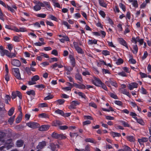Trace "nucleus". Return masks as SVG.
<instances>
[{
    "label": "nucleus",
    "mask_w": 151,
    "mask_h": 151,
    "mask_svg": "<svg viewBox=\"0 0 151 151\" xmlns=\"http://www.w3.org/2000/svg\"><path fill=\"white\" fill-rule=\"evenodd\" d=\"M0 54L3 56L5 55L9 58H12L16 57L17 54L14 53H10L8 50L4 49L2 46H0Z\"/></svg>",
    "instance_id": "f257e3e1"
},
{
    "label": "nucleus",
    "mask_w": 151,
    "mask_h": 151,
    "mask_svg": "<svg viewBox=\"0 0 151 151\" xmlns=\"http://www.w3.org/2000/svg\"><path fill=\"white\" fill-rule=\"evenodd\" d=\"M95 86L101 87L105 90L107 91V88L104 83L99 78L95 77Z\"/></svg>",
    "instance_id": "f03ea898"
},
{
    "label": "nucleus",
    "mask_w": 151,
    "mask_h": 151,
    "mask_svg": "<svg viewBox=\"0 0 151 151\" xmlns=\"http://www.w3.org/2000/svg\"><path fill=\"white\" fill-rule=\"evenodd\" d=\"M14 145L11 139L8 140L6 142V144L4 146H3L0 148V150L3 151L5 150L4 149L6 148L7 150L9 149Z\"/></svg>",
    "instance_id": "7ed1b4c3"
},
{
    "label": "nucleus",
    "mask_w": 151,
    "mask_h": 151,
    "mask_svg": "<svg viewBox=\"0 0 151 151\" xmlns=\"http://www.w3.org/2000/svg\"><path fill=\"white\" fill-rule=\"evenodd\" d=\"M12 70L16 77L19 80H21V78L19 68H13Z\"/></svg>",
    "instance_id": "20e7f679"
},
{
    "label": "nucleus",
    "mask_w": 151,
    "mask_h": 151,
    "mask_svg": "<svg viewBox=\"0 0 151 151\" xmlns=\"http://www.w3.org/2000/svg\"><path fill=\"white\" fill-rule=\"evenodd\" d=\"M40 79V77L38 75H36L33 76L28 83L29 85H32L36 84V81Z\"/></svg>",
    "instance_id": "39448f33"
},
{
    "label": "nucleus",
    "mask_w": 151,
    "mask_h": 151,
    "mask_svg": "<svg viewBox=\"0 0 151 151\" xmlns=\"http://www.w3.org/2000/svg\"><path fill=\"white\" fill-rule=\"evenodd\" d=\"M73 45L76 51L78 53L83 54V51L82 49L78 46V44L77 42H73Z\"/></svg>",
    "instance_id": "423d86ee"
},
{
    "label": "nucleus",
    "mask_w": 151,
    "mask_h": 151,
    "mask_svg": "<svg viewBox=\"0 0 151 151\" xmlns=\"http://www.w3.org/2000/svg\"><path fill=\"white\" fill-rule=\"evenodd\" d=\"M11 63L13 65L17 67H19L21 65L20 61L17 59H11Z\"/></svg>",
    "instance_id": "0eeeda50"
},
{
    "label": "nucleus",
    "mask_w": 151,
    "mask_h": 151,
    "mask_svg": "<svg viewBox=\"0 0 151 151\" xmlns=\"http://www.w3.org/2000/svg\"><path fill=\"white\" fill-rule=\"evenodd\" d=\"M118 41L120 44L124 46L127 49H129L127 42L123 38H119Z\"/></svg>",
    "instance_id": "6e6552de"
},
{
    "label": "nucleus",
    "mask_w": 151,
    "mask_h": 151,
    "mask_svg": "<svg viewBox=\"0 0 151 151\" xmlns=\"http://www.w3.org/2000/svg\"><path fill=\"white\" fill-rule=\"evenodd\" d=\"M137 141L140 145H143L144 143L148 141V138L145 137H142L141 138H138Z\"/></svg>",
    "instance_id": "1a4fd4ad"
},
{
    "label": "nucleus",
    "mask_w": 151,
    "mask_h": 151,
    "mask_svg": "<svg viewBox=\"0 0 151 151\" xmlns=\"http://www.w3.org/2000/svg\"><path fill=\"white\" fill-rule=\"evenodd\" d=\"M138 84L136 82H133L128 84V87L129 89L130 90H133L134 88H137L138 87Z\"/></svg>",
    "instance_id": "9d476101"
},
{
    "label": "nucleus",
    "mask_w": 151,
    "mask_h": 151,
    "mask_svg": "<svg viewBox=\"0 0 151 151\" xmlns=\"http://www.w3.org/2000/svg\"><path fill=\"white\" fill-rule=\"evenodd\" d=\"M5 80L7 82L9 80V76L8 74L9 73V69L7 65L6 64L5 65Z\"/></svg>",
    "instance_id": "9b49d317"
},
{
    "label": "nucleus",
    "mask_w": 151,
    "mask_h": 151,
    "mask_svg": "<svg viewBox=\"0 0 151 151\" xmlns=\"http://www.w3.org/2000/svg\"><path fill=\"white\" fill-rule=\"evenodd\" d=\"M27 125L29 127L35 128L38 127V124L37 123L33 122H30L27 123Z\"/></svg>",
    "instance_id": "f8f14e48"
},
{
    "label": "nucleus",
    "mask_w": 151,
    "mask_h": 151,
    "mask_svg": "<svg viewBox=\"0 0 151 151\" xmlns=\"http://www.w3.org/2000/svg\"><path fill=\"white\" fill-rule=\"evenodd\" d=\"M79 104V102L77 101H73L71 102L69 108L70 109H74L76 106Z\"/></svg>",
    "instance_id": "ddd939ff"
},
{
    "label": "nucleus",
    "mask_w": 151,
    "mask_h": 151,
    "mask_svg": "<svg viewBox=\"0 0 151 151\" xmlns=\"http://www.w3.org/2000/svg\"><path fill=\"white\" fill-rule=\"evenodd\" d=\"M69 58L70 59V62L73 67L74 66L75 64V60L72 54H70Z\"/></svg>",
    "instance_id": "4468645a"
},
{
    "label": "nucleus",
    "mask_w": 151,
    "mask_h": 151,
    "mask_svg": "<svg viewBox=\"0 0 151 151\" xmlns=\"http://www.w3.org/2000/svg\"><path fill=\"white\" fill-rule=\"evenodd\" d=\"M120 90L121 93L126 95L127 96L130 98L131 95L128 91H127L126 89L125 88H121Z\"/></svg>",
    "instance_id": "2eb2a0df"
},
{
    "label": "nucleus",
    "mask_w": 151,
    "mask_h": 151,
    "mask_svg": "<svg viewBox=\"0 0 151 151\" xmlns=\"http://www.w3.org/2000/svg\"><path fill=\"white\" fill-rule=\"evenodd\" d=\"M49 126L48 125H42L39 128V130L40 131H45L48 129Z\"/></svg>",
    "instance_id": "dca6fc26"
},
{
    "label": "nucleus",
    "mask_w": 151,
    "mask_h": 151,
    "mask_svg": "<svg viewBox=\"0 0 151 151\" xmlns=\"http://www.w3.org/2000/svg\"><path fill=\"white\" fill-rule=\"evenodd\" d=\"M46 145V142L44 141L40 142L37 146V148L38 150H40L45 146Z\"/></svg>",
    "instance_id": "f3484780"
},
{
    "label": "nucleus",
    "mask_w": 151,
    "mask_h": 151,
    "mask_svg": "<svg viewBox=\"0 0 151 151\" xmlns=\"http://www.w3.org/2000/svg\"><path fill=\"white\" fill-rule=\"evenodd\" d=\"M73 86H73L78 88L84 89L86 88L85 86L83 84L79 85L76 83H73Z\"/></svg>",
    "instance_id": "a211bd4d"
},
{
    "label": "nucleus",
    "mask_w": 151,
    "mask_h": 151,
    "mask_svg": "<svg viewBox=\"0 0 151 151\" xmlns=\"http://www.w3.org/2000/svg\"><path fill=\"white\" fill-rule=\"evenodd\" d=\"M98 2L101 6L104 8L106 7L107 4L104 2V0H98Z\"/></svg>",
    "instance_id": "6ab92c4d"
},
{
    "label": "nucleus",
    "mask_w": 151,
    "mask_h": 151,
    "mask_svg": "<svg viewBox=\"0 0 151 151\" xmlns=\"http://www.w3.org/2000/svg\"><path fill=\"white\" fill-rule=\"evenodd\" d=\"M127 140L131 142H133L135 141V138L132 135L128 136L127 137Z\"/></svg>",
    "instance_id": "aec40b11"
},
{
    "label": "nucleus",
    "mask_w": 151,
    "mask_h": 151,
    "mask_svg": "<svg viewBox=\"0 0 151 151\" xmlns=\"http://www.w3.org/2000/svg\"><path fill=\"white\" fill-rule=\"evenodd\" d=\"M41 9V6L40 4H38L37 3V4L35 5L33 7V9L36 11H37L40 10Z\"/></svg>",
    "instance_id": "412c9836"
},
{
    "label": "nucleus",
    "mask_w": 151,
    "mask_h": 151,
    "mask_svg": "<svg viewBox=\"0 0 151 151\" xmlns=\"http://www.w3.org/2000/svg\"><path fill=\"white\" fill-rule=\"evenodd\" d=\"M134 50H132V48H131V50H132L133 53L134 54H136L138 52V47L137 45L136 44L133 45V47Z\"/></svg>",
    "instance_id": "4be33fe9"
},
{
    "label": "nucleus",
    "mask_w": 151,
    "mask_h": 151,
    "mask_svg": "<svg viewBox=\"0 0 151 151\" xmlns=\"http://www.w3.org/2000/svg\"><path fill=\"white\" fill-rule=\"evenodd\" d=\"M120 122L122 124V125L124 127H131V126L129 125L127 122H126L124 121L120 120Z\"/></svg>",
    "instance_id": "5701e85b"
},
{
    "label": "nucleus",
    "mask_w": 151,
    "mask_h": 151,
    "mask_svg": "<svg viewBox=\"0 0 151 151\" xmlns=\"http://www.w3.org/2000/svg\"><path fill=\"white\" fill-rule=\"evenodd\" d=\"M51 149L53 151H55L56 150V148H58L59 146L58 145H55L54 144H51L50 145Z\"/></svg>",
    "instance_id": "b1692460"
},
{
    "label": "nucleus",
    "mask_w": 151,
    "mask_h": 151,
    "mask_svg": "<svg viewBox=\"0 0 151 151\" xmlns=\"http://www.w3.org/2000/svg\"><path fill=\"white\" fill-rule=\"evenodd\" d=\"M49 2L47 1H44L43 3L40 2V1L37 2V3L38 4H40V5L41 7H44L46 6L47 5H48V4H49Z\"/></svg>",
    "instance_id": "393cba45"
},
{
    "label": "nucleus",
    "mask_w": 151,
    "mask_h": 151,
    "mask_svg": "<svg viewBox=\"0 0 151 151\" xmlns=\"http://www.w3.org/2000/svg\"><path fill=\"white\" fill-rule=\"evenodd\" d=\"M110 82L112 86H114L116 88L117 87L118 84L115 81L112 80L111 79H110Z\"/></svg>",
    "instance_id": "a878e982"
},
{
    "label": "nucleus",
    "mask_w": 151,
    "mask_h": 151,
    "mask_svg": "<svg viewBox=\"0 0 151 151\" xmlns=\"http://www.w3.org/2000/svg\"><path fill=\"white\" fill-rule=\"evenodd\" d=\"M23 144V141L21 140L17 141L16 142V145L17 147H21L22 146Z\"/></svg>",
    "instance_id": "bb28decb"
},
{
    "label": "nucleus",
    "mask_w": 151,
    "mask_h": 151,
    "mask_svg": "<svg viewBox=\"0 0 151 151\" xmlns=\"http://www.w3.org/2000/svg\"><path fill=\"white\" fill-rule=\"evenodd\" d=\"M55 113L59 114L63 116H64V114L63 112L60 109H58L57 110H55Z\"/></svg>",
    "instance_id": "cd10ccee"
},
{
    "label": "nucleus",
    "mask_w": 151,
    "mask_h": 151,
    "mask_svg": "<svg viewBox=\"0 0 151 151\" xmlns=\"http://www.w3.org/2000/svg\"><path fill=\"white\" fill-rule=\"evenodd\" d=\"M75 93L76 94H78L79 96H81L82 98L86 99V96L85 94L81 92H78L77 91H75Z\"/></svg>",
    "instance_id": "c85d7f7f"
},
{
    "label": "nucleus",
    "mask_w": 151,
    "mask_h": 151,
    "mask_svg": "<svg viewBox=\"0 0 151 151\" xmlns=\"http://www.w3.org/2000/svg\"><path fill=\"white\" fill-rule=\"evenodd\" d=\"M75 78L76 79L78 80L81 81H82L83 80L81 75L79 73H77L76 75Z\"/></svg>",
    "instance_id": "c756f323"
},
{
    "label": "nucleus",
    "mask_w": 151,
    "mask_h": 151,
    "mask_svg": "<svg viewBox=\"0 0 151 151\" xmlns=\"http://www.w3.org/2000/svg\"><path fill=\"white\" fill-rule=\"evenodd\" d=\"M38 116L41 118H47L48 117V115L45 113H42L40 114Z\"/></svg>",
    "instance_id": "7c9ffc66"
},
{
    "label": "nucleus",
    "mask_w": 151,
    "mask_h": 151,
    "mask_svg": "<svg viewBox=\"0 0 151 151\" xmlns=\"http://www.w3.org/2000/svg\"><path fill=\"white\" fill-rule=\"evenodd\" d=\"M36 16L39 17L45 18L46 17V15L45 14L42 13L37 14H36Z\"/></svg>",
    "instance_id": "2f4dec72"
},
{
    "label": "nucleus",
    "mask_w": 151,
    "mask_h": 151,
    "mask_svg": "<svg viewBox=\"0 0 151 151\" xmlns=\"http://www.w3.org/2000/svg\"><path fill=\"white\" fill-rule=\"evenodd\" d=\"M15 116V115H14L13 116L10 117L8 120V122L10 124L12 125L13 123Z\"/></svg>",
    "instance_id": "473e14b6"
},
{
    "label": "nucleus",
    "mask_w": 151,
    "mask_h": 151,
    "mask_svg": "<svg viewBox=\"0 0 151 151\" xmlns=\"http://www.w3.org/2000/svg\"><path fill=\"white\" fill-rule=\"evenodd\" d=\"M53 97L54 96L52 95L49 94L47 96L44 98V100H46L50 99L53 98Z\"/></svg>",
    "instance_id": "72a5a7b5"
},
{
    "label": "nucleus",
    "mask_w": 151,
    "mask_h": 151,
    "mask_svg": "<svg viewBox=\"0 0 151 151\" xmlns=\"http://www.w3.org/2000/svg\"><path fill=\"white\" fill-rule=\"evenodd\" d=\"M148 55V53L147 51H145L143 56L141 57L142 60H143L145 59Z\"/></svg>",
    "instance_id": "f704fd0d"
},
{
    "label": "nucleus",
    "mask_w": 151,
    "mask_h": 151,
    "mask_svg": "<svg viewBox=\"0 0 151 151\" xmlns=\"http://www.w3.org/2000/svg\"><path fill=\"white\" fill-rule=\"evenodd\" d=\"M119 7L122 9L123 11L125 12L126 11V7L124 4H123L122 3H120L119 4Z\"/></svg>",
    "instance_id": "c9c22d12"
},
{
    "label": "nucleus",
    "mask_w": 151,
    "mask_h": 151,
    "mask_svg": "<svg viewBox=\"0 0 151 151\" xmlns=\"http://www.w3.org/2000/svg\"><path fill=\"white\" fill-rule=\"evenodd\" d=\"M65 100L64 99H60L55 101V102L56 103H57L58 104L60 105H61L63 104Z\"/></svg>",
    "instance_id": "e433bc0d"
},
{
    "label": "nucleus",
    "mask_w": 151,
    "mask_h": 151,
    "mask_svg": "<svg viewBox=\"0 0 151 151\" xmlns=\"http://www.w3.org/2000/svg\"><path fill=\"white\" fill-rule=\"evenodd\" d=\"M102 53L105 56L110 55V52L107 50H103L102 51Z\"/></svg>",
    "instance_id": "4c0bfd02"
},
{
    "label": "nucleus",
    "mask_w": 151,
    "mask_h": 151,
    "mask_svg": "<svg viewBox=\"0 0 151 151\" xmlns=\"http://www.w3.org/2000/svg\"><path fill=\"white\" fill-rule=\"evenodd\" d=\"M35 87L38 88L40 90H42L45 87V86L43 84H40L35 85Z\"/></svg>",
    "instance_id": "58836bf2"
},
{
    "label": "nucleus",
    "mask_w": 151,
    "mask_h": 151,
    "mask_svg": "<svg viewBox=\"0 0 151 151\" xmlns=\"http://www.w3.org/2000/svg\"><path fill=\"white\" fill-rule=\"evenodd\" d=\"M112 135L114 137H119L121 136V134L119 133L115 132H112Z\"/></svg>",
    "instance_id": "ea45409f"
},
{
    "label": "nucleus",
    "mask_w": 151,
    "mask_h": 151,
    "mask_svg": "<svg viewBox=\"0 0 151 151\" xmlns=\"http://www.w3.org/2000/svg\"><path fill=\"white\" fill-rule=\"evenodd\" d=\"M124 61L123 60L120 58L118 59L117 61L116 62V63L118 65H119L123 63Z\"/></svg>",
    "instance_id": "a19ab883"
},
{
    "label": "nucleus",
    "mask_w": 151,
    "mask_h": 151,
    "mask_svg": "<svg viewBox=\"0 0 151 151\" xmlns=\"http://www.w3.org/2000/svg\"><path fill=\"white\" fill-rule=\"evenodd\" d=\"M49 18L52 20H54L55 21H58V19L57 18L52 15H50L49 16Z\"/></svg>",
    "instance_id": "79ce46f5"
},
{
    "label": "nucleus",
    "mask_w": 151,
    "mask_h": 151,
    "mask_svg": "<svg viewBox=\"0 0 151 151\" xmlns=\"http://www.w3.org/2000/svg\"><path fill=\"white\" fill-rule=\"evenodd\" d=\"M26 93H27L29 95H32L34 96L35 95V92L33 90L27 91Z\"/></svg>",
    "instance_id": "37998d69"
},
{
    "label": "nucleus",
    "mask_w": 151,
    "mask_h": 151,
    "mask_svg": "<svg viewBox=\"0 0 151 151\" xmlns=\"http://www.w3.org/2000/svg\"><path fill=\"white\" fill-rule=\"evenodd\" d=\"M64 67L65 70L67 71H71L73 70L72 68L70 66H64Z\"/></svg>",
    "instance_id": "c03bdc74"
},
{
    "label": "nucleus",
    "mask_w": 151,
    "mask_h": 151,
    "mask_svg": "<svg viewBox=\"0 0 151 151\" xmlns=\"http://www.w3.org/2000/svg\"><path fill=\"white\" fill-rule=\"evenodd\" d=\"M133 6L135 8H137L138 6V4L137 1L134 0L132 3Z\"/></svg>",
    "instance_id": "a18cd8bd"
},
{
    "label": "nucleus",
    "mask_w": 151,
    "mask_h": 151,
    "mask_svg": "<svg viewBox=\"0 0 151 151\" xmlns=\"http://www.w3.org/2000/svg\"><path fill=\"white\" fill-rule=\"evenodd\" d=\"M14 111V109L12 108L8 111V114L9 116H12L13 114Z\"/></svg>",
    "instance_id": "49530a36"
},
{
    "label": "nucleus",
    "mask_w": 151,
    "mask_h": 151,
    "mask_svg": "<svg viewBox=\"0 0 151 151\" xmlns=\"http://www.w3.org/2000/svg\"><path fill=\"white\" fill-rule=\"evenodd\" d=\"M8 9L12 13H14L15 12L14 10L12 7L7 5L6 8Z\"/></svg>",
    "instance_id": "de8ad7c7"
},
{
    "label": "nucleus",
    "mask_w": 151,
    "mask_h": 151,
    "mask_svg": "<svg viewBox=\"0 0 151 151\" xmlns=\"http://www.w3.org/2000/svg\"><path fill=\"white\" fill-rule=\"evenodd\" d=\"M60 124V122L58 121H56L54 122L52 124V125L55 126H57Z\"/></svg>",
    "instance_id": "09e8293b"
},
{
    "label": "nucleus",
    "mask_w": 151,
    "mask_h": 151,
    "mask_svg": "<svg viewBox=\"0 0 151 151\" xmlns=\"http://www.w3.org/2000/svg\"><path fill=\"white\" fill-rule=\"evenodd\" d=\"M45 44V42H40L35 43L34 45L37 46H40Z\"/></svg>",
    "instance_id": "8fccbe9b"
},
{
    "label": "nucleus",
    "mask_w": 151,
    "mask_h": 151,
    "mask_svg": "<svg viewBox=\"0 0 151 151\" xmlns=\"http://www.w3.org/2000/svg\"><path fill=\"white\" fill-rule=\"evenodd\" d=\"M59 134H58L55 132H53L52 134V137L55 138H58L59 137Z\"/></svg>",
    "instance_id": "3c124183"
},
{
    "label": "nucleus",
    "mask_w": 151,
    "mask_h": 151,
    "mask_svg": "<svg viewBox=\"0 0 151 151\" xmlns=\"http://www.w3.org/2000/svg\"><path fill=\"white\" fill-rule=\"evenodd\" d=\"M114 103L115 104L120 106H122L123 105V104L122 102L119 101H115Z\"/></svg>",
    "instance_id": "603ef678"
},
{
    "label": "nucleus",
    "mask_w": 151,
    "mask_h": 151,
    "mask_svg": "<svg viewBox=\"0 0 151 151\" xmlns=\"http://www.w3.org/2000/svg\"><path fill=\"white\" fill-rule=\"evenodd\" d=\"M118 75L123 77H126L127 76V74L125 73L123 71L121 72L118 73Z\"/></svg>",
    "instance_id": "864d4df0"
},
{
    "label": "nucleus",
    "mask_w": 151,
    "mask_h": 151,
    "mask_svg": "<svg viewBox=\"0 0 151 151\" xmlns=\"http://www.w3.org/2000/svg\"><path fill=\"white\" fill-rule=\"evenodd\" d=\"M99 14L103 18L105 17L106 14L104 11L102 10H100L99 12Z\"/></svg>",
    "instance_id": "5fc2aeb1"
},
{
    "label": "nucleus",
    "mask_w": 151,
    "mask_h": 151,
    "mask_svg": "<svg viewBox=\"0 0 151 151\" xmlns=\"http://www.w3.org/2000/svg\"><path fill=\"white\" fill-rule=\"evenodd\" d=\"M139 74L142 78H146L147 77V74L143 73L141 72H139Z\"/></svg>",
    "instance_id": "6e6d98bb"
},
{
    "label": "nucleus",
    "mask_w": 151,
    "mask_h": 151,
    "mask_svg": "<svg viewBox=\"0 0 151 151\" xmlns=\"http://www.w3.org/2000/svg\"><path fill=\"white\" fill-rule=\"evenodd\" d=\"M110 96L111 97L114 98V99H118L117 96L113 93H110Z\"/></svg>",
    "instance_id": "4d7b16f0"
},
{
    "label": "nucleus",
    "mask_w": 151,
    "mask_h": 151,
    "mask_svg": "<svg viewBox=\"0 0 151 151\" xmlns=\"http://www.w3.org/2000/svg\"><path fill=\"white\" fill-rule=\"evenodd\" d=\"M68 128V127L66 125L62 126H60L59 127V128L62 130H64L67 129Z\"/></svg>",
    "instance_id": "13d9d810"
},
{
    "label": "nucleus",
    "mask_w": 151,
    "mask_h": 151,
    "mask_svg": "<svg viewBox=\"0 0 151 151\" xmlns=\"http://www.w3.org/2000/svg\"><path fill=\"white\" fill-rule=\"evenodd\" d=\"M41 65L42 67H45L48 65H49V63L48 62L45 61L41 63Z\"/></svg>",
    "instance_id": "bf43d9fd"
},
{
    "label": "nucleus",
    "mask_w": 151,
    "mask_h": 151,
    "mask_svg": "<svg viewBox=\"0 0 151 151\" xmlns=\"http://www.w3.org/2000/svg\"><path fill=\"white\" fill-rule=\"evenodd\" d=\"M137 122L139 124L141 125H143L144 124V122L143 120L140 119H138L137 121Z\"/></svg>",
    "instance_id": "052dcab7"
},
{
    "label": "nucleus",
    "mask_w": 151,
    "mask_h": 151,
    "mask_svg": "<svg viewBox=\"0 0 151 151\" xmlns=\"http://www.w3.org/2000/svg\"><path fill=\"white\" fill-rule=\"evenodd\" d=\"M22 117H21V115H19L17 118L16 122L17 123H19L21 120Z\"/></svg>",
    "instance_id": "680f3d73"
},
{
    "label": "nucleus",
    "mask_w": 151,
    "mask_h": 151,
    "mask_svg": "<svg viewBox=\"0 0 151 151\" xmlns=\"http://www.w3.org/2000/svg\"><path fill=\"white\" fill-rule=\"evenodd\" d=\"M47 9V10L50 11H52L53 10V9L51 7L50 5V2H49V4H48V5L46 6Z\"/></svg>",
    "instance_id": "e2e57ef3"
},
{
    "label": "nucleus",
    "mask_w": 151,
    "mask_h": 151,
    "mask_svg": "<svg viewBox=\"0 0 151 151\" xmlns=\"http://www.w3.org/2000/svg\"><path fill=\"white\" fill-rule=\"evenodd\" d=\"M129 62L132 64H134L136 63V61L135 59H129Z\"/></svg>",
    "instance_id": "0e129e2a"
},
{
    "label": "nucleus",
    "mask_w": 151,
    "mask_h": 151,
    "mask_svg": "<svg viewBox=\"0 0 151 151\" xmlns=\"http://www.w3.org/2000/svg\"><path fill=\"white\" fill-rule=\"evenodd\" d=\"M141 93L144 94H146L147 93V91L143 87L141 88Z\"/></svg>",
    "instance_id": "69168bd1"
},
{
    "label": "nucleus",
    "mask_w": 151,
    "mask_h": 151,
    "mask_svg": "<svg viewBox=\"0 0 151 151\" xmlns=\"http://www.w3.org/2000/svg\"><path fill=\"white\" fill-rule=\"evenodd\" d=\"M39 106L43 108L44 107H47V104L46 103H42L40 104Z\"/></svg>",
    "instance_id": "338daca9"
},
{
    "label": "nucleus",
    "mask_w": 151,
    "mask_h": 151,
    "mask_svg": "<svg viewBox=\"0 0 151 151\" xmlns=\"http://www.w3.org/2000/svg\"><path fill=\"white\" fill-rule=\"evenodd\" d=\"M51 53L55 56H57L58 55V51L55 50H52V51Z\"/></svg>",
    "instance_id": "774afa93"
}]
</instances>
